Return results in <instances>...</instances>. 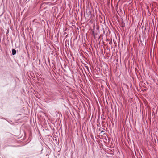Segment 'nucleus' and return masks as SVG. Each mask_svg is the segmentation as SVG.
I'll list each match as a JSON object with an SVG mask.
<instances>
[{"instance_id":"nucleus-1","label":"nucleus","mask_w":158,"mask_h":158,"mask_svg":"<svg viewBox=\"0 0 158 158\" xmlns=\"http://www.w3.org/2000/svg\"><path fill=\"white\" fill-rule=\"evenodd\" d=\"M12 54L13 55H14L16 53V51L15 49H13L12 50Z\"/></svg>"},{"instance_id":"nucleus-2","label":"nucleus","mask_w":158,"mask_h":158,"mask_svg":"<svg viewBox=\"0 0 158 158\" xmlns=\"http://www.w3.org/2000/svg\"><path fill=\"white\" fill-rule=\"evenodd\" d=\"M104 132V131H101V132L102 133V132Z\"/></svg>"}]
</instances>
